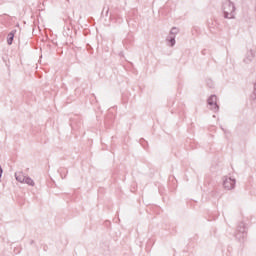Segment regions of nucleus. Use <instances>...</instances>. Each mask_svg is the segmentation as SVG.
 I'll list each match as a JSON object with an SVG mask.
<instances>
[{
    "label": "nucleus",
    "instance_id": "9",
    "mask_svg": "<svg viewBox=\"0 0 256 256\" xmlns=\"http://www.w3.org/2000/svg\"><path fill=\"white\" fill-rule=\"evenodd\" d=\"M23 183L29 185L30 187H35V181H33L29 176H26Z\"/></svg>",
    "mask_w": 256,
    "mask_h": 256
},
{
    "label": "nucleus",
    "instance_id": "11",
    "mask_svg": "<svg viewBox=\"0 0 256 256\" xmlns=\"http://www.w3.org/2000/svg\"><path fill=\"white\" fill-rule=\"evenodd\" d=\"M254 87H255V89H256V84H255V86H254Z\"/></svg>",
    "mask_w": 256,
    "mask_h": 256
},
{
    "label": "nucleus",
    "instance_id": "1",
    "mask_svg": "<svg viewBox=\"0 0 256 256\" xmlns=\"http://www.w3.org/2000/svg\"><path fill=\"white\" fill-rule=\"evenodd\" d=\"M225 19H235V4L226 0L222 6Z\"/></svg>",
    "mask_w": 256,
    "mask_h": 256
},
{
    "label": "nucleus",
    "instance_id": "4",
    "mask_svg": "<svg viewBox=\"0 0 256 256\" xmlns=\"http://www.w3.org/2000/svg\"><path fill=\"white\" fill-rule=\"evenodd\" d=\"M208 105H209V109H211V111H214V113H217V111H219V105H217L216 95H211L208 98Z\"/></svg>",
    "mask_w": 256,
    "mask_h": 256
},
{
    "label": "nucleus",
    "instance_id": "8",
    "mask_svg": "<svg viewBox=\"0 0 256 256\" xmlns=\"http://www.w3.org/2000/svg\"><path fill=\"white\" fill-rule=\"evenodd\" d=\"M15 33H17V30H12L7 37V43L8 45H13V39H15Z\"/></svg>",
    "mask_w": 256,
    "mask_h": 256
},
{
    "label": "nucleus",
    "instance_id": "5",
    "mask_svg": "<svg viewBox=\"0 0 256 256\" xmlns=\"http://www.w3.org/2000/svg\"><path fill=\"white\" fill-rule=\"evenodd\" d=\"M238 232L236 233V238H238L239 241H241L242 239H245V237L247 236V233L245 232V224L244 223H240L238 226Z\"/></svg>",
    "mask_w": 256,
    "mask_h": 256
},
{
    "label": "nucleus",
    "instance_id": "10",
    "mask_svg": "<svg viewBox=\"0 0 256 256\" xmlns=\"http://www.w3.org/2000/svg\"><path fill=\"white\" fill-rule=\"evenodd\" d=\"M253 99H256V90L254 91V96H252Z\"/></svg>",
    "mask_w": 256,
    "mask_h": 256
},
{
    "label": "nucleus",
    "instance_id": "3",
    "mask_svg": "<svg viewBox=\"0 0 256 256\" xmlns=\"http://www.w3.org/2000/svg\"><path fill=\"white\" fill-rule=\"evenodd\" d=\"M235 183L236 180L231 177H224L223 178V186L227 189V191H231L232 189H235Z\"/></svg>",
    "mask_w": 256,
    "mask_h": 256
},
{
    "label": "nucleus",
    "instance_id": "2",
    "mask_svg": "<svg viewBox=\"0 0 256 256\" xmlns=\"http://www.w3.org/2000/svg\"><path fill=\"white\" fill-rule=\"evenodd\" d=\"M178 34H179V29L177 27H173L170 30V33L166 38V41L170 43V47H175V43H176L175 37H177Z\"/></svg>",
    "mask_w": 256,
    "mask_h": 256
},
{
    "label": "nucleus",
    "instance_id": "6",
    "mask_svg": "<svg viewBox=\"0 0 256 256\" xmlns=\"http://www.w3.org/2000/svg\"><path fill=\"white\" fill-rule=\"evenodd\" d=\"M253 59H255V50L250 49L246 52L243 62L249 64L252 63Z\"/></svg>",
    "mask_w": 256,
    "mask_h": 256
},
{
    "label": "nucleus",
    "instance_id": "7",
    "mask_svg": "<svg viewBox=\"0 0 256 256\" xmlns=\"http://www.w3.org/2000/svg\"><path fill=\"white\" fill-rule=\"evenodd\" d=\"M27 176H25V174L23 172H16L15 173V179L16 181H18L19 183H24L25 179Z\"/></svg>",
    "mask_w": 256,
    "mask_h": 256
}]
</instances>
